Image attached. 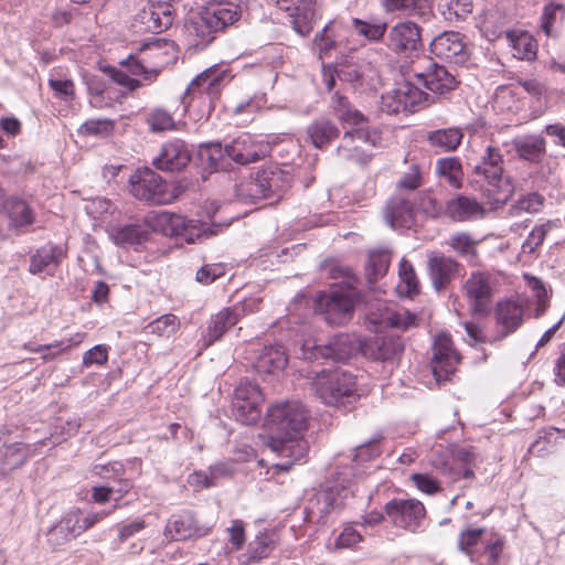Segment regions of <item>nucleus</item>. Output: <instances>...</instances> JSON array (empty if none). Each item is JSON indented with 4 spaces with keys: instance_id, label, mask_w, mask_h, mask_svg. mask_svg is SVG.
<instances>
[{
    "instance_id": "59",
    "label": "nucleus",
    "mask_w": 565,
    "mask_h": 565,
    "mask_svg": "<svg viewBox=\"0 0 565 565\" xmlns=\"http://www.w3.org/2000/svg\"><path fill=\"white\" fill-rule=\"evenodd\" d=\"M352 25L355 32L370 40V41H379L381 40L386 31V23H370L360 19H353Z\"/></svg>"
},
{
    "instance_id": "40",
    "label": "nucleus",
    "mask_w": 565,
    "mask_h": 565,
    "mask_svg": "<svg viewBox=\"0 0 565 565\" xmlns=\"http://www.w3.org/2000/svg\"><path fill=\"white\" fill-rule=\"evenodd\" d=\"M338 127L330 120L321 118L313 121L307 128V135L310 142L319 149L330 145L335 138L339 137Z\"/></svg>"
},
{
    "instance_id": "8",
    "label": "nucleus",
    "mask_w": 565,
    "mask_h": 565,
    "mask_svg": "<svg viewBox=\"0 0 565 565\" xmlns=\"http://www.w3.org/2000/svg\"><path fill=\"white\" fill-rule=\"evenodd\" d=\"M129 191L136 199L151 204H169L178 198L172 186L149 168L138 169L131 174Z\"/></svg>"
},
{
    "instance_id": "47",
    "label": "nucleus",
    "mask_w": 565,
    "mask_h": 565,
    "mask_svg": "<svg viewBox=\"0 0 565 565\" xmlns=\"http://www.w3.org/2000/svg\"><path fill=\"white\" fill-rule=\"evenodd\" d=\"M115 128V121L107 118L88 119L83 122L77 132L83 137H108Z\"/></svg>"
},
{
    "instance_id": "20",
    "label": "nucleus",
    "mask_w": 565,
    "mask_h": 565,
    "mask_svg": "<svg viewBox=\"0 0 565 565\" xmlns=\"http://www.w3.org/2000/svg\"><path fill=\"white\" fill-rule=\"evenodd\" d=\"M369 329L380 332L386 328L407 329L415 326L416 316L407 310H394L384 303H380L375 310L366 315Z\"/></svg>"
},
{
    "instance_id": "11",
    "label": "nucleus",
    "mask_w": 565,
    "mask_h": 565,
    "mask_svg": "<svg viewBox=\"0 0 565 565\" xmlns=\"http://www.w3.org/2000/svg\"><path fill=\"white\" fill-rule=\"evenodd\" d=\"M363 342L349 334H338L326 345H318L315 341H306L301 347L305 360L332 359L343 361L355 351H362Z\"/></svg>"
},
{
    "instance_id": "52",
    "label": "nucleus",
    "mask_w": 565,
    "mask_h": 565,
    "mask_svg": "<svg viewBox=\"0 0 565 565\" xmlns=\"http://www.w3.org/2000/svg\"><path fill=\"white\" fill-rule=\"evenodd\" d=\"M484 533L482 527H467L459 533L458 550L470 557L471 562L476 561L475 547L481 541Z\"/></svg>"
},
{
    "instance_id": "48",
    "label": "nucleus",
    "mask_w": 565,
    "mask_h": 565,
    "mask_svg": "<svg viewBox=\"0 0 565 565\" xmlns=\"http://www.w3.org/2000/svg\"><path fill=\"white\" fill-rule=\"evenodd\" d=\"M519 156L529 161H537L545 151V141L541 137H527L515 142Z\"/></svg>"
},
{
    "instance_id": "49",
    "label": "nucleus",
    "mask_w": 565,
    "mask_h": 565,
    "mask_svg": "<svg viewBox=\"0 0 565 565\" xmlns=\"http://www.w3.org/2000/svg\"><path fill=\"white\" fill-rule=\"evenodd\" d=\"M85 333H76L71 338L63 339L50 344H43L42 359L45 362L53 361L60 354L83 342Z\"/></svg>"
},
{
    "instance_id": "50",
    "label": "nucleus",
    "mask_w": 565,
    "mask_h": 565,
    "mask_svg": "<svg viewBox=\"0 0 565 565\" xmlns=\"http://www.w3.org/2000/svg\"><path fill=\"white\" fill-rule=\"evenodd\" d=\"M436 170L448 180L450 185L456 188L460 186L463 173L459 159L452 157L439 159L436 163Z\"/></svg>"
},
{
    "instance_id": "1",
    "label": "nucleus",
    "mask_w": 565,
    "mask_h": 565,
    "mask_svg": "<svg viewBox=\"0 0 565 565\" xmlns=\"http://www.w3.org/2000/svg\"><path fill=\"white\" fill-rule=\"evenodd\" d=\"M310 419V411L298 401L279 403L269 408L266 417L269 433L267 446L271 452L285 459L273 465L275 470L288 471L295 462L305 458L308 444L303 434Z\"/></svg>"
},
{
    "instance_id": "60",
    "label": "nucleus",
    "mask_w": 565,
    "mask_h": 565,
    "mask_svg": "<svg viewBox=\"0 0 565 565\" xmlns=\"http://www.w3.org/2000/svg\"><path fill=\"white\" fill-rule=\"evenodd\" d=\"M565 14V7L558 3H548L545 6L541 18V29L551 36L554 31L555 23Z\"/></svg>"
},
{
    "instance_id": "9",
    "label": "nucleus",
    "mask_w": 565,
    "mask_h": 565,
    "mask_svg": "<svg viewBox=\"0 0 565 565\" xmlns=\"http://www.w3.org/2000/svg\"><path fill=\"white\" fill-rule=\"evenodd\" d=\"M430 103L428 94L411 82L397 83L381 95L380 109L386 114L415 113Z\"/></svg>"
},
{
    "instance_id": "62",
    "label": "nucleus",
    "mask_w": 565,
    "mask_h": 565,
    "mask_svg": "<svg viewBox=\"0 0 565 565\" xmlns=\"http://www.w3.org/2000/svg\"><path fill=\"white\" fill-rule=\"evenodd\" d=\"M274 548V541L269 534L262 533L249 544V559L257 562L267 557Z\"/></svg>"
},
{
    "instance_id": "64",
    "label": "nucleus",
    "mask_w": 565,
    "mask_h": 565,
    "mask_svg": "<svg viewBox=\"0 0 565 565\" xmlns=\"http://www.w3.org/2000/svg\"><path fill=\"white\" fill-rule=\"evenodd\" d=\"M28 458L25 446L14 443L7 446L4 452V465L9 466L10 469L22 466Z\"/></svg>"
},
{
    "instance_id": "7",
    "label": "nucleus",
    "mask_w": 565,
    "mask_h": 565,
    "mask_svg": "<svg viewBox=\"0 0 565 565\" xmlns=\"http://www.w3.org/2000/svg\"><path fill=\"white\" fill-rule=\"evenodd\" d=\"M157 226L168 236L179 237L186 243H196L217 235L221 224L209 225L200 220H189L183 215L163 212L156 218Z\"/></svg>"
},
{
    "instance_id": "53",
    "label": "nucleus",
    "mask_w": 565,
    "mask_h": 565,
    "mask_svg": "<svg viewBox=\"0 0 565 565\" xmlns=\"http://www.w3.org/2000/svg\"><path fill=\"white\" fill-rule=\"evenodd\" d=\"M383 7L387 12H398L405 15L424 13L426 0H383Z\"/></svg>"
},
{
    "instance_id": "43",
    "label": "nucleus",
    "mask_w": 565,
    "mask_h": 565,
    "mask_svg": "<svg viewBox=\"0 0 565 565\" xmlns=\"http://www.w3.org/2000/svg\"><path fill=\"white\" fill-rule=\"evenodd\" d=\"M447 244L456 252L459 256L472 262L477 258L478 252L477 246L478 239H475L467 232H457L449 236Z\"/></svg>"
},
{
    "instance_id": "57",
    "label": "nucleus",
    "mask_w": 565,
    "mask_h": 565,
    "mask_svg": "<svg viewBox=\"0 0 565 565\" xmlns=\"http://www.w3.org/2000/svg\"><path fill=\"white\" fill-rule=\"evenodd\" d=\"M86 213L96 222H105L115 211L114 204L105 198H93L86 201Z\"/></svg>"
},
{
    "instance_id": "38",
    "label": "nucleus",
    "mask_w": 565,
    "mask_h": 565,
    "mask_svg": "<svg viewBox=\"0 0 565 565\" xmlns=\"http://www.w3.org/2000/svg\"><path fill=\"white\" fill-rule=\"evenodd\" d=\"M505 40L511 47L513 57L531 61L536 56L537 45L530 33L523 31H509L505 33Z\"/></svg>"
},
{
    "instance_id": "31",
    "label": "nucleus",
    "mask_w": 565,
    "mask_h": 565,
    "mask_svg": "<svg viewBox=\"0 0 565 565\" xmlns=\"http://www.w3.org/2000/svg\"><path fill=\"white\" fill-rule=\"evenodd\" d=\"M384 217L392 228H409L414 224V206L408 199L395 196L388 201Z\"/></svg>"
},
{
    "instance_id": "34",
    "label": "nucleus",
    "mask_w": 565,
    "mask_h": 565,
    "mask_svg": "<svg viewBox=\"0 0 565 565\" xmlns=\"http://www.w3.org/2000/svg\"><path fill=\"white\" fill-rule=\"evenodd\" d=\"M459 266L451 257L431 255L428 259V269L433 286L437 290L445 288L458 273Z\"/></svg>"
},
{
    "instance_id": "58",
    "label": "nucleus",
    "mask_w": 565,
    "mask_h": 565,
    "mask_svg": "<svg viewBox=\"0 0 565 565\" xmlns=\"http://www.w3.org/2000/svg\"><path fill=\"white\" fill-rule=\"evenodd\" d=\"M555 226V223L547 221L543 224L536 225L527 235L526 239L522 244V250L524 253H534L544 242L547 233Z\"/></svg>"
},
{
    "instance_id": "54",
    "label": "nucleus",
    "mask_w": 565,
    "mask_h": 565,
    "mask_svg": "<svg viewBox=\"0 0 565 565\" xmlns=\"http://www.w3.org/2000/svg\"><path fill=\"white\" fill-rule=\"evenodd\" d=\"M147 124L151 131L163 132L177 128L173 116L163 108H154L147 116Z\"/></svg>"
},
{
    "instance_id": "61",
    "label": "nucleus",
    "mask_w": 565,
    "mask_h": 565,
    "mask_svg": "<svg viewBox=\"0 0 565 565\" xmlns=\"http://www.w3.org/2000/svg\"><path fill=\"white\" fill-rule=\"evenodd\" d=\"M504 542L502 539H495L486 543L483 552L476 557L479 565H500V557L503 551Z\"/></svg>"
},
{
    "instance_id": "19",
    "label": "nucleus",
    "mask_w": 565,
    "mask_h": 565,
    "mask_svg": "<svg viewBox=\"0 0 565 565\" xmlns=\"http://www.w3.org/2000/svg\"><path fill=\"white\" fill-rule=\"evenodd\" d=\"M209 532L210 527L199 524L194 514L184 510L170 516L163 535L169 541H185L205 536Z\"/></svg>"
},
{
    "instance_id": "16",
    "label": "nucleus",
    "mask_w": 565,
    "mask_h": 565,
    "mask_svg": "<svg viewBox=\"0 0 565 565\" xmlns=\"http://www.w3.org/2000/svg\"><path fill=\"white\" fill-rule=\"evenodd\" d=\"M459 363V354L452 347L448 333L441 332L436 335L433 348L431 369L437 382L448 379Z\"/></svg>"
},
{
    "instance_id": "12",
    "label": "nucleus",
    "mask_w": 565,
    "mask_h": 565,
    "mask_svg": "<svg viewBox=\"0 0 565 565\" xmlns=\"http://www.w3.org/2000/svg\"><path fill=\"white\" fill-rule=\"evenodd\" d=\"M380 142L381 135L376 129L354 128L344 134L337 153L343 160L365 163L371 157L369 148L376 147Z\"/></svg>"
},
{
    "instance_id": "6",
    "label": "nucleus",
    "mask_w": 565,
    "mask_h": 565,
    "mask_svg": "<svg viewBox=\"0 0 565 565\" xmlns=\"http://www.w3.org/2000/svg\"><path fill=\"white\" fill-rule=\"evenodd\" d=\"M473 171L487 181V191L494 202L503 203L512 195L514 188L510 179L503 175V157L497 145L486 147Z\"/></svg>"
},
{
    "instance_id": "4",
    "label": "nucleus",
    "mask_w": 565,
    "mask_h": 565,
    "mask_svg": "<svg viewBox=\"0 0 565 565\" xmlns=\"http://www.w3.org/2000/svg\"><path fill=\"white\" fill-rule=\"evenodd\" d=\"M311 384L318 397L326 405H343L356 396L355 377L340 367L322 369L315 372Z\"/></svg>"
},
{
    "instance_id": "5",
    "label": "nucleus",
    "mask_w": 565,
    "mask_h": 565,
    "mask_svg": "<svg viewBox=\"0 0 565 565\" xmlns=\"http://www.w3.org/2000/svg\"><path fill=\"white\" fill-rule=\"evenodd\" d=\"M359 300L360 294L353 285H334L319 295L317 309L329 324L341 326L351 320Z\"/></svg>"
},
{
    "instance_id": "33",
    "label": "nucleus",
    "mask_w": 565,
    "mask_h": 565,
    "mask_svg": "<svg viewBox=\"0 0 565 565\" xmlns=\"http://www.w3.org/2000/svg\"><path fill=\"white\" fill-rule=\"evenodd\" d=\"M403 351V343L395 337H376L363 341L362 353L373 360H393Z\"/></svg>"
},
{
    "instance_id": "17",
    "label": "nucleus",
    "mask_w": 565,
    "mask_h": 565,
    "mask_svg": "<svg viewBox=\"0 0 565 565\" xmlns=\"http://www.w3.org/2000/svg\"><path fill=\"white\" fill-rule=\"evenodd\" d=\"M468 303L476 315L489 312L492 300L491 276L484 271H473L463 285Z\"/></svg>"
},
{
    "instance_id": "15",
    "label": "nucleus",
    "mask_w": 565,
    "mask_h": 565,
    "mask_svg": "<svg viewBox=\"0 0 565 565\" xmlns=\"http://www.w3.org/2000/svg\"><path fill=\"white\" fill-rule=\"evenodd\" d=\"M136 21L146 32L158 34L168 30L174 21L171 0H148L139 10Z\"/></svg>"
},
{
    "instance_id": "56",
    "label": "nucleus",
    "mask_w": 565,
    "mask_h": 565,
    "mask_svg": "<svg viewBox=\"0 0 565 565\" xmlns=\"http://www.w3.org/2000/svg\"><path fill=\"white\" fill-rule=\"evenodd\" d=\"M544 205V198L536 193L532 192L526 195L521 196L515 204H513L510 210L509 214L512 216H518L521 213H539Z\"/></svg>"
},
{
    "instance_id": "29",
    "label": "nucleus",
    "mask_w": 565,
    "mask_h": 565,
    "mask_svg": "<svg viewBox=\"0 0 565 565\" xmlns=\"http://www.w3.org/2000/svg\"><path fill=\"white\" fill-rule=\"evenodd\" d=\"M83 532L82 513L79 510H73L50 530L47 541L53 547H58Z\"/></svg>"
},
{
    "instance_id": "32",
    "label": "nucleus",
    "mask_w": 565,
    "mask_h": 565,
    "mask_svg": "<svg viewBox=\"0 0 565 565\" xmlns=\"http://www.w3.org/2000/svg\"><path fill=\"white\" fill-rule=\"evenodd\" d=\"M239 313L231 308H223L213 315L207 322L204 331H202V340L205 347H210L233 326L237 323Z\"/></svg>"
},
{
    "instance_id": "45",
    "label": "nucleus",
    "mask_w": 565,
    "mask_h": 565,
    "mask_svg": "<svg viewBox=\"0 0 565 565\" xmlns=\"http://www.w3.org/2000/svg\"><path fill=\"white\" fill-rule=\"evenodd\" d=\"M180 328V320L172 313H166L148 323L145 331L161 338L172 337Z\"/></svg>"
},
{
    "instance_id": "46",
    "label": "nucleus",
    "mask_w": 565,
    "mask_h": 565,
    "mask_svg": "<svg viewBox=\"0 0 565 565\" xmlns=\"http://www.w3.org/2000/svg\"><path fill=\"white\" fill-rule=\"evenodd\" d=\"M271 192V184L265 183L264 179H249L243 181L237 186L239 196L250 199L253 201L266 199Z\"/></svg>"
},
{
    "instance_id": "23",
    "label": "nucleus",
    "mask_w": 565,
    "mask_h": 565,
    "mask_svg": "<svg viewBox=\"0 0 565 565\" xmlns=\"http://www.w3.org/2000/svg\"><path fill=\"white\" fill-rule=\"evenodd\" d=\"M315 2L316 0H278L277 4L279 9L289 12L295 31L305 36L312 30L316 19Z\"/></svg>"
},
{
    "instance_id": "30",
    "label": "nucleus",
    "mask_w": 565,
    "mask_h": 565,
    "mask_svg": "<svg viewBox=\"0 0 565 565\" xmlns=\"http://www.w3.org/2000/svg\"><path fill=\"white\" fill-rule=\"evenodd\" d=\"M523 307L515 300L500 301L495 308V321L500 328L501 338L513 333L523 322Z\"/></svg>"
},
{
    "instance_id": "41",
    "label": "nucleus",
    "mask_w": 565,
    "mask_h": 565,
    "mask_svg": "<svg viewBox=\"0 0 565 565\" xmlns=\"http://www.w3.org/2000/svg\"><path fill=\"white\" fill-rule=\"evenodd\" d=\"M462 138L461 129L456 127L437 129L427 135L429 146L444 152L456 150L461 143Z\"/></svg>"
},
{
    "instance_id": "22",
    "label": "nucleus",
    "mask_w": 565,
    "mask_h": 565,
    "mask_svg": "<svg viewBox=\"0 0 565 565\" xmlns=\"http://www.w3.org/2000/svg\"><path fill=\"white\" fill-rule=\"evenodd\" d=\"M225 77V73H221L215 70H206L202 72L188 86L182 103L185 105L189 104L186 102L188 96L195 95L198 93L200 99L209 100L207 114H210L212 108L211 102L220 94Z\"/></svg>"
},
{
    "instance_id": "21",
    "label": "nucleus",
    "mask_w": 565,
    "mask_h": 565,
    "mask_svg": "<svg viewBox=\"0 0 565 565\" xmlns=\"http://www.w3.org/2000/svg\"><path fill=\"white\" fill-rule=\"evenodd\" d=\"M430 51L437 57L454 64H461L469 56L462 36L452 31L436 36L430 43Z\"/></svg>"
},
{
    "instance_id": "2",
    "label": "nucleus",
    "mask_w": 565,
    "mask_h": 565,
    "mask_svg": "<svg viewBox=\"0 0 565 565\" xmlns=\"http://www.w3.org/2000/svg\"><path fill=\"white\" fill-rule=\"evenodd\" d=\"M348 461L343 459L335 467H331L326 487L310 499L306 508L310 520L324 522L331 512L343 508L350 498L362 495L358 483L353 488L347 482V477L351 473Z\"/></svg>"
},
{
    "instance_id": "13",
    "label": "nucleus",
    "mask_w": 565,
    "mask_h": 565,
    "mask_svg": "<svg viewBox=\"0 0 565 565\" xmlns=\"http://www.w3.org/2000/svg\"><path fill=\"white\" fill-rule=\"evenodd\" d=\"M384 510L394 526L413 533L426 515L424 504L417 499H393L385 504Z\"/></svg>"
},
{
    "instance_id": "10",
    "label": "nucleus",
    "mask_w": 565,
    "mask_h": 565,
    "mask_svg": "<svg viewBox=\"0 0 565 565\" xmlns=\"http://www.w3.org/2000/svg\"><path fill=\"white\" fill-rule=\"evenodd\" d=\"M264 395L259 386L252 381H243L235 388L232 401V414L244 425L256 424L262 415Z\"/></svg>"
},
{
    "instance_id": "28",
    "label": "nucleus",
    "mask_w": 565,
    "mask_h": 565,
    "mask_svg": "<svg viewBox=\"0 0 565 565\" xmlns=\"http://www.w3.org/2000/svg\"><path fill=\"white\" fill-rule=\"evenodd\" d=\"M191 156L181 140H174L163 145L160 154L153 159L156 168L163 171H180L190 162Z\"/></svg>"
},
{
    "instance_id": "26",
    "label": "nucleus",
    "mask_w": 565,
    "mask_h": 565,
    "mask_svg": "<svg viewBox=\"0 0 565 565\" xmlns=\"http://www.w3.org/2000/svg\"><path fill=\"white\" fill-rule=\"evenodd\" d=\"M255 356L246 358L259 374H275L282 371L288 358L281 345L264 347Z\"/></svg>"
},
{
    "instance_id": "27",
    "label": "nucleus",
    "mask_w": 565,
    "mask_h": 565,
    "mask_svg": "<svg viewBox=\"0 0 565 565\" xmlns=\"http://www.w3.org/2000/svg\"><path fill=\"white\" fill-rule=\"evenodd\" d=\"M429 66L424 72H415L418 84L424 85L435 94H445L457 85L455 76L445 67L428 62Z\"/></svg>"
},
{
    "instance_id": "36",
    "label": "nucleus",
    "mask_w": 565,
    "mask_h": 565,
    "mask_svg": "<svg viewBox=\"0 0 565 565\" xmlns=\"http://www.w3.org/2000/svg\"><path fill=\"white\" fill-rule=\"evenodd\" d=\"M2 209L9 220V227L12 230H23L34 223L33 210L19 198L7 199Z\"/></svg>"
},
{
    "instance_id": "25",
    "label": "nucleus",
    "mask_w": 565,
    "mask_h": 565,
    "mask_svg": "<svg viewBox=\"0 0 565 565\" xmlns=\"http://www.w3.org/2000/svg\"><path fill=\"white\" fill-rule=\"evenodd\" d=\"M387 41L395 52L416 51L422 46L420 30L414 22H398L390 30Z\"/></svg>"
},
{
    "instance_id": "24",
    "label": "nucleus",
    "mask_w": 565,
    "mask_h": 565,
    "mask_svg": "<svg viewBox=\"0 0 565 565\" xmlns=\"http://www.w3.org/2000/svg\"><path fill=\"white\" fill-rule=\"evenodd\" d=\"M224 151L233 161L239 164H247L264 157L267 146L255 140L250 135L243 134L226 145Z\"/></svg>"
},
{
    "instance_id": "63",
    "label": "nucleus",
    "mask_w": 565,
    "mask_h": 565,
    "mask_svg": "<svg viewBox=\"0 0 565 565\" xmlns=\"http://www.w3.org/2000/svg\"><path fill=\"white\" fill-rule=\"evenodd\" d=\"M338 100L340 107L335 108V110L338 113L339 119L347 124L353 125L356 128L369 129L366 127V118L359 110L347 108V99L344 97L338 96Z\"/></svg>"
},
{
    "instance_id": "51",
    "label": "nucleus",
    "mask_w": 565,
    "mask_h": 565,
    "mask_svg": "<svg viewBox=\"0 0 565 565\" xmlns=\"http://www.w3.org/2000/svg\"><path fill=\"white\" fill-rule=\"evenodd\" d=\"M399 284L397 288L401 294L412 296L418 292V280L412 264L403 258L399 263Z\"/></svg>"
},
{
    "instance_id": "35",
    "label": "nucleus",
    "mask_w": 565,
    "mask_h": 565,
    "mask_svg": "<svg viewBox=\"0 0 565 565\" xmlns=\"http://www.w3.org/2000/svg\"><path fill=\"white\" fill-rule=\"evenodd\" d=\"M446 214L456 222L473 221L483 217L484 207L473 198L459 195L447 202Z\"/></svg>"
},
{
    "instance_id": "39",
    "label": "nucleus",
    "mask_w": 565,
    "mask_h": 565,
    "mask_svg": "<svg viewBox=\"0 0 565 565\" xmlns=\"http://www.w3.org/2000/svg\"><path fill=\"white\" fill-rule=\"evenodd\" d=\"M107 233L114 244L124 248L140 244L147 238V232L136 224L111 225Z\"/></svg>"
},
{
    "instance_id": "44",
    "label": "nucleus",
    "mask_w": 565,
    "mask_h": 565,
    "mask_svg": "<svg viewBox=\"0 0 565 565\" xmlns=\"http://www.w3.org/2000/svg\"><path fill=\"white\" fill-rule=\"evenodd\" d=\"M363 542V535L356 530L355 523H347L337 535L334 542L328 545L330 552L339 550H356Z\"/></svg>"
},
{
    "instance_id": "14",
    "label": "nucleus",
    "mask_w": 565,
    "mask_h": 565,
    "mask_svg": "<svg viewBox=\"0 0 565 565\" xmlns=\"http://www.w3.org/2000/svg\"><path fill=\"white\" fill-rule=\"evenodd\" d=\"M380 454L379 439H371L367 443L358 446L353 456H338L334 459L332 467H335L339 461L348 459V467L351 470V473L347 477V482L349 484L351 483L353 488H355V484L358 483L362 497L370 498L369 491L364 486L365 470L363 465L373 458H376Z\"/></svg>"
},
{
    "instance_id": "37",
    "label": "nucleus",
    "mask_w": 565,
    "mask_h": 565,
    "mask_svg": "<svg viewBox=\"0 0 565 565\" xmlns=\"http://www.w3.org/2000/svg\"><path fill=\"white\" fill-rule=\"evenodd\" d=\"M64 256L61 246L49 245L39 249L30 260V273L40 274L42 271H51L55 269Z\"/></svg>"
},
{
    "instance_id": "18",
    "label": "nucleus",
    "mask_w": 565,
    "mask_h": 565,
    "mask_svg": "<svg viewBox=\"0 0 565 565\" xmlns=\"http://www.w3.org/2000/svg\"><path fill=\"white\" fill-rule=\"evenodd\" d=\"M121 65L125 67V70L109 67L106 70V72L115 83L126 87L128 90H135L141 85V82L138 77H142L143 81L150 83L156 78L158 74L157 68H148L143 64V61L131 55L126 61H122Z\"/></svg>"
},
{
    "instance_id": "55",
    "label": "nucleus",
    "mask_w": 565,
    "mask_h": 565,
    "mask_svg": "<svg viewBox=\"0 0 565 565\" xmlns=\"http://www.w3.org/2000/svg\"><path fill=\"white\" fill-rule=\"evenodd\" d=\"M390 266V255L384 250L372 252L366 263V276L369 280H377L384 276Z\"/></svg>"
},
{
    "instance_id": "42",
    "label": "nucleus",
    "mask_w": 565,
    "mask_h": 565,
    "mask_svg": "<svg viewBox=\"0 0 565 565\" xmlns=\"http://www.w3.org/2000/svg\"><path fill=\"white\" fill-rule=\"evenodd\" d=\"M315 44L319 51V57H331L333 52L342 53V40L340 33L335 32L334 25L328 24L322 32L316 35Z\"/></svg>"
},
{
    "instance_id": "3",
    "label": "nucleus",
    "mask_w": 565,
    "mask_h": 565,
    "mask_svg": "<svg viewBox=\"0 0 565 565\" xmlns=\"http://www.w3.org/2000/svg\"><path fill=\"white\" fill-rule=\"evenodd\" d=\"M241 14L239 7L231 1H213L201 11L193 13L185 25L195 46H205L213 34L233 24Z\"/></svg>"
}]
</instances>
